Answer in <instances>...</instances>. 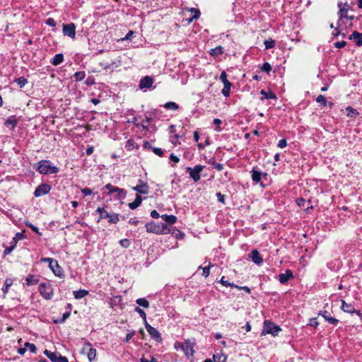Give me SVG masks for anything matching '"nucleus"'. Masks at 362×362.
<instances>
[{"label":"nucleus","mask_w":362,"mask_h":362,"mask_svg":"<svg viewBox=\"0 0 362 362\" xmlns=\"http://www.w3.org/2000/svg\"><path fill=\"white\" fill-rule=\"evenodd\" d=\"M148 233L160 234H168L170 233V229L165 223H156L155 222L147 223L145 226Z\"/></svg>","instance_id":"obj_1"},{"label":"nucleus","mask_w":362,"mask_h":362,"mask_svg":"<svg viewBox=\"0 0 362 362\" xmlns=\"http://www.w3.org/2000/svg\"><path fill=\"white\" fill-rule=\"evenodd\" d=\"M37 170L43 175L56 174L59 172L57 167L52 165L49 160H41L37 163Z\"/></svg>","instance_id":"obj_2"},{"label":"nucleus","mask_w":362,"mask_h":362,"mask_svg":"<svg viewBox=\"0 0 362 362\" xmlns=\"http://www.w3.org/2000/svg\"><path fill=\"white\" fill-rule=\"evenodd\" d=\"M174 346L176 350L181 349L187 357L192 356L194 354V343L189 340L186 341L185 343L175 342Z\"/></svg>","instance_id":"obj_3"},{"label":"nucleus","mask_w":362,"mask_h":362,"mask_svg":"<svg viewBox=\"0 0 362 362\" xmlns=\"http://www.w3.org/2000/svg\"><path fill=\"white\" fill-rule=\"evenodd\" d=\"M38 290L40 295L46 300H51L54 296V289L49 282L40 284Z\"/></svg>","instance_id":"obj_4"},{"label":"nucleus","mask_w":362,"mask_h":362,"mask_svg":"<svg viewBox=\"0 0 362 362\" xmlns=\"http://www.w3.org/2000/svg\"><path fill=\"white\" fill-rule=\"evenodd\" d=\"M281 330V329L279 327V326L269 320H265L264 322L263 329L262 331L261 335L263 336L270 334L273 336H276Z\"/></svg>","instance_id":"obj_5"},{"label":"nucleus","mask_w":362,"mask_h":362,"mask_svg":"<svg viewBox=\"0 0 362 362\" xmlns=\"http://www.w3.org/2000/svg\"><path fill=\"white\" fill-rule=\"evenodd\" d=\"M96 212L100 214L99 220L108 218L109 222L111 223H117L119 221V216L117 214H110L104 208L98 207Z\"/></svg>","instance_id":"obj_6"},{"label":"nucleus","mask_w":362,"mask_h":362,"mask_svg":"<svg viewBox=\"0 0 362 362\" xmlns=\"http://www.w3.org/2000/svg\"><path fill=\"white\" fill-rule=\"evenodd\" d=\"M204 166L197 165H195L194 168L187 167V171L189 174V177L194 181L198 182L201 177L200 173L203 170Z\"/></svg>","instance_id":"obj_7"},{"label":"nucleus","mask_w":362,"mask_h":362,"mask_svg":"<svg viewBox=\"0 0 362 362\" xmlns=\"http://www.w3.org/2000/svg\"><path fill=\"white\" fill-rule=\"evenodd\" d=\"M81 352L83 354L87 352L88 358L90 362H94L95 361L97 355L96 349L92 347L90 342L85 343Z\"/></svg>","instance_id":"obj_8"},{"label":"nucleus","mask_w":362,"mask_h":362,"mask_svg":"<svg viewBox=\"0 0 362 362\" xmlns=\"http://www.w3.org/2000/svg\"><path fill=\"white\" fill-rule=\"evenodd\" d=\"M105 188L109 191V194L117 193V197L119 199H124L126 197V191L124 189L113 186L110 183L105 185Z\"/></svg>","instance_id":"obj_9"},{"label":"nucleus","mask_w":362,"mask_h":362,"mask_svg":"<svg viewBox=\"0 0 362 362\" xmlns=\"http://www.w3.org/2000/svg\"><path fill=\"white\" fill-rule=\"evenodd\" d=\"M63 33L72 39L75 38L76 36V26L74 23H71L69 24H64L63 25Z\"/></svg>","instance_id":"obj_10"},{"label":"nucleus","mask_w":362,"mask_h":362,"mask_svg":"<svg viewBox=\"0 0 362 362\" xmlns=\"http://www.w3.org/2000/svg\"><path fill=\"white\" fill-rule=\"evenodd\" d=\"M51 187L47 184H41L35 190L34 195L36 197H39L47 194L49 192Z\"/></svg>","instance_id":"obj_11"},{"label":"nucleus","mask_w":362,"mask_h":362,"mask_svg":"<svg viewBox=\"0 0 362 362\" xmlns=\"http://www.w3.org/2000/svg\"><path fill=\"white\" fill-rule=\"evenodd\" d=\"M145 327L147 332L149 333L151 337L154 339L156 341H160L162 340L160 334L159 332L152 326H151L147 322L145 323Z\"/></svg>","instance_id":"obj_12"},{"label":"nucleus","mask_w":362,"mask_h":362,"mask_svg":"<svg viewBox=\"0 0 362 362\" xmlns=\"http://www.w3.org/2000/svg\"><path fill=\"white\" fill-rule=\"evenodd\" d=\"M132 189L143 194H147L149 191L147 183L141 180H139V184L136 186L132 187Z\"/></svg>","instance_id":"obj_13"},{"label":"nucleus","mask_w":362,"mask_h":362,"mask_svg":"<svg viewBox=\"0 0 362 362\" xmlns=\"http://www.w3.org/2000/svg\"><path fill=\"white\" fill-rule=\"evenodd\" d=\"M293 278V274L290 269H286L285 273H281L279 275V281L282 284H286L290 279Z\"/></svg>","instance_id":"obj_14"},{"label":"nucleus","mask_w":362,"mask_h":362,"mask_svg":"<svg viewBox=\"0 0 362 362\" xmlns=\"http://www.w3.org/2000/svg\"><path fill=\"white\" fill-rule=\"evenodd\" d=\"M341 309L346 313H356L358 315H361V313L359 310H356L354 307L351 303H346L345 300H341Z\"/></svg>","instance_id":"obj_15"},{"label":"nucleus","mask_w":362,"mask_h":362,"mask_svg":"<svg viewBox=\"0 0 362 362\" xmlns=\"http://www.w3.org/2000/svg\"><path fill=\"white\" fill-rule=\"evenodd\" d=\"M153 78L149 76H146L141 79L139 83V88L141 89L150 88L153 85Z\"/></svg>","instance_id":"obj_16"},{"label":"nucleus","mask_w":362,"mask_h":362,"mask_svg":"<svg viewBox=\"0 0 362 362\" xmlns=\"http://www.w3.org/2000/svg\"><path fill=\"white\" fill-rule=\"evenodd\" d=\"M349 40H354L357 46H362V33L354 31L349 37Z\"/></svg>","instance_id":"obj_17"},{"label":"nucleus","mask_w":362,"mask_h":362,"mask_svg":"<svg viewBox=\"0 0 362 362\" xmlns=\"http://www.w3.org/2000/svg\"><path fill=\"white\" fill-rule=\"evenodd\" d=\"M250 257L252 259V262L256 264L259 265L263 262V259L262 258L259 252L257 250H252Z\"/></svg>","instance_id":"obj_18"},{"label":"nucleus","mask_w":362,"mask_h":362,"mask_svg":"<svg viewBox=\"0 0 362 362\" xmlns=\"http://www.w3.org/2000/svg\"><path fill=\"white\" fill-rule=\"evenodd\" d=\"M18 123V119L16 116H10L5 122V125L11 129H13Z\"/></svg>","instance_id":"obj_19"},{"label":"nucleus","mask_w":362,"mask_h":362,"mask_svg":"<svg viewBox=\"0 0 362 362\" xmlns=\"http://www.w3.org/2000/svg\"><path fill=\"white\" fill-rule=\"evenodd\" d=\"M341 6H342V3L341 2H339L338 3V6L339 7V19H341L343 18H348L349 20H353L354 18V16H349L348 15H346L347 10L345 8H344V7L342 8Z\"/></svg>","instance_id":"obj_20"},{"label":"nucleus","mask_w":362,"mask_h":362,"mask_svg":"<svg viewBox=\"0 0 362 362\" xmlns=\"http://www.w3.org/2000/svg\"><path fill=\"white\" fill-rule=\"evenodd\" d=\"M55 263L56 264H49V267L52 269L56 276H61L62 275V268L59 267L57 260H55Z\"/></svg>","instance_id":"obj_21"},{"label":"nucleus","mask_w":362,"mask_h":362,"mask_svg":"<svg viewBox=\"0 0 362 362\" xmlns=\"http://www.w3.org/2000/svg\"><path fill=\"white\" fill-rule=\"evenodd\" d=\"M39 279L37 276L29 274L25 279V284L27 286L35 285L38 283Z\"/></svg>","instance_id":"obj_22"},{"label":"nucleus","mask_w":362,"mask_h":362,"mask_svg":"<svg viewBox=\"0 0 362 362\" xmlns=\"http://www.w3.org/2000/svg\"><path fill=\"white\" fill-rule=\"evenodd\" d=\"M322 315L331 325H337L339 322L337 319L331 317L327 311H325Z\"/></svg>","instance_id":"obj_23"},{"label":"nucleus","mask_w":362,"mask_h":362,"mask_svg":"<svg viewBox=\"0 0 362 362\" xmlns=\"http://www.w3.org/2000/svg\"><path fill=\"white\" fill-rule=\"evenodd\" d=\"M260 93L262 95V100L264 99H276L275 93L272 91L267 92L264 90H262Z\"/></svg>","instance_id":"obj_24"},{"label":"nucleus","mask_w":362,"mask_h":362,"mask_svg":"<svg viewBox=\"0 0 362 362\" xmlns=\"http://www.w3.org/2000/svg\"><path fill=\"white\" fill-rule=\"evenodd\" d=\"M141 197L139 194H136L135 200L133 202L129 204V207L132 210L135 209L141 204Z\"/></svg>","instance_id":"obj_25"},{"label":"nucleus","mask_w":362,"mask_h":362,"mask_svg":"<svg viewBox=\"0 0 362 362\" xmlns=\"http://www.w3.org/2000/svg\"><path fill=\"white\" fill-rule=\"evenodd\" d=\"M160 217L169 224H173L177 221V217L174 215L163 214Z\"/></svg>","instance_id":"obj_26"},{"label":"nucleus","mask_w":362,"mask_h":362,"mask_svg":"<svg viewBox=\"0 0 362 362\" xmlns=\"http://www.w3.org/2000/svg\"><path fill=\"white\" fill-rule=\"evenodd\" d=\"M251 173L252 180L256 183L259 182L261 180L262 177L261 172L256 170L255 168H253Z\"/></svg>","instance_id":"obj_27"},{"label":"nucleus","mask_w":362,"mask_h":362,"mask_svg":"<svg viewBox=\"0 0 362 362\" xmlns=\"http://www.w3.org/2000/svg\"><path fill=\"white\" fill-rule=\"evenodd\" d=\"M73 294L76 299L82 298L88 294V291L84 289H80L78 291H74Z\"/></svg>","instance_id":"obj_28"},{"label":"nucleus","mask_w":362,"mask_h":362,"mask_svg":"<svg viewBox=\"0 0 362 362\" xmlns=\"http://www.w3.org/2000/svg\"><path fill=\"white\" fill-rule=\"evenodd\" d=\"M63 61H64V56H63V54H57L52 59L51 63L54 66H57V65L60 64L61 63H62Z\"/></svg>","instance_id":"obj_29"},{"label":"nucleus","mask_w":362,"mask_h":362,"mask_svg":"<svg viewBox=\"0 0 362 362\" xmlns=\"http://www.w3.org/2000/svg\"><path fill=\"white\" fill-rule=\"evenodd\" d=\"M214 362H226V356L222 353H218L213 356Z\"/></svg>","instance_id":"obj_30"},{"label":"nucleus","mask_w":362,"mask_h":362,"mask_svg":"<svg viewBox=\"0 0 362 362\" xmlns=\"http://www.w3.org/2000/svg\"><path fill=\"white\" fill-rule=\"evenodd\" d=\"M223 53V48L221 46H218L210 51V54L214 57L221 55Z\"/></svg>","instance_id":"obj_31"},{"label":"nucleus","mask_w":362,"mask_h":362,"mask_svg":"<svg viewBox=\"0 0 362 362\" xmlns=\"http://www.w3.org/2000/svg\"><path fill=\"white\" fill-rule=\"evenodd\" d=\"M44 354L47 356L52 362H56L59 356L56 353L52 352L49 350H45Z\"/></svg>","instance_id":"obj_32"},{"label":"nucleus","mask_w":362,"mask_h":362,"mask_svg":"<svg viewBox=\"0 0 362 362\" xmlns=\"http://www.w3.org/2000/svg\"><path fill=\"white\" fill-rule=\"evenodd\" d=\"M24 238V235L22 233H17L15 236L13 238L12 241L11 242V245H12L13 247H16L17 245V243L22 240Z\"/></svg>","instance_id":"obj_33"},{"label":"nucleus","mask_w":362,"mask_h":362,"mask_svg":"<svg viewBox=\"0 0 362 362\" xmlns=\"http://www.w3.org/2000/svg\"><path fill=\"white\" fill-rule=\"evenodd\" d=\"M12 284H13L12 279H6L5 280L4 285L3 288H2V291H3L4 294L8 293V291L9 288L11 286Z\"/></svg>","instance_id":"obj_34"},{"label":"nucleus","mask_w":362,"mask_h":362,"mask_svg":"<svg viewBox=\"0 0 362 362\" xmlns=\"http://www.w3.org/2000/svg\"><path fill=\"white\" fill-rule=\"evenodd\" d=\"M163 107L165 109L177 110L179 108L178 105H177L175 102H168L164 104Z\"/></svg>","instance_id":"obj_35"},{"label":"nucleus","mask_w":362,"mask_h":362,"mask_svg":"<svg viewBox=\"0 0 362 362\" xmlns=\"http://www.w3.org/2000/svg\"><path fill=\"white\" fill-rule=\"evenodd\" d=\"M73 77L75 79V81H81L85 78L86 73L85 71H78L74 74Z\"/></svg>","instance_id":"obj_36"},{"label":"nucleus","mask_w":362,"mask_h":362,"mask_svg":"<svg viewBox=\"0 0 362 362\" xmlns=\"http://www.w3.org/2000/svg\"><path fill=\"white\" fill-rule=\"evenodd\" d=\"M231 86V83H226V84H223V88L221 92L224 96L228 97L229 95Z\"/></svg>","instance_id":"obj_37"},{"label":"nucleus","mask_w":362,"mask_h":362,"mask_svg":"<svg viewBox=\"0 0 362 362\" xmlns=\"http://www.w3.org/2000/svg\"><path fill=\"white\" fill-rule=\"evenodd\" d=\"M136 302L139 306H142L146 308L149 307V303L146 298H139L136 300Z\"/></svg>","instance_id":"obj_38"},{"label":"nucleus","mask_w":362,"mask_h":362,"mask_svg":"<svg viewBox=\"0 0 362 362\" xmlns=\"http://www.w3.org/2000/svg\"><path fill=\"white\" fill-rule=\"evenodd\" d=\"M220 283L224 286H230L231 288L238 287L237 285L234 284L233 283H229L228 281L225 280V276H222Z\"/></svg>","instance_id":"obj_39"},{"label":"nucleus","mask_w":362,"mask_h":362,"mask_svg":"<svg viewBox=\"0 0 362 362\" xmlns=\"http://www.w3.org/2000/svg\"><path fill=\"white\" fill-rule=\"evenodd\" d=\"M15 82L21 87L23 88L28 83V80L24 77H20L15 80Z\"/></svg>","instance_id":"obj_40"},{"label":"nucleus","mask_w":362,"mask_h":362,"mask_svg":"<svg viewBox=\"0 0 362 362\" xmlns=\"http://www.w3.org/2000/svg\"><path fill=\"white\" fill-rule=\"evenodd\" d=\"M25 349H28L32 353H36L37 348L34 344H31L29 342H25L24 344Z\"/></svg>","instance_id":"obj_41"},{"label":"nucleus","mask_w":362,"mask_h":362,"mask_svg":"<svg viewBox=\"0 0 362 362\" xmlns=\"http://www.w3.org/2000/svg\"><path fill=\"white\" fill-rule=\"evenodd\" d=\"M346 115L348 117H353L354 115L358 114V112L356 111V110L354 109L353 107H351L350 106H348L346 108Z\"/></svg>","instance_id":"obj_42"},{"label":"nucleus","mask_w":362,"mask_h":362,"mask_svg":"<svg viewBox=\"0 0 362 362\" xmlns=\"http://www.w3.org/2000/svg\"><path fill=\"white\" fill-rule=\"evenodd\" d=\"M191 12L194 13V16L192 17V18H190L189 21H192L193 19H197L199 18L200 16V11L195 8H192L190 9Z\"/></svg>","instance_id":"obj_43"},{"label":"nucleus","mask_w":362,"mask_h":362,"mask_svg":"<svg viewBox=\"0 0 362 362\" xmlns=\"http://www.w3.org/2000/svg\"><path fill=\"white\" fill-rule=\"evenodd\" d=\"M135 311L136 313H138L139 314V315L142 317V319L144 320V324L146 323V313L142 310L139 307H136L135 308Z\"/></svg>","instance_id":"obj_44"},{"label":"nucleus","mask_w":362,"mask_h":362,"mask_svg":"<svg viewBox=\"0 0 362 362\" xmlns=\"http://www.w3.org/2000/svg\"><path fill=\"white\" fill-rule=\"evenodd\" d=\"M264 45L266 49H272L275 46V41L272 39H269L264 41Z\"/></svg>","instance_id":"obj_45"},{"label":"nucleus","mask_w":362,"mask_h":362,"mask_svg":"<svg viewBox=\"0 0 362 362\" xmlns=\"http://www.w3.org/2000/svg\"><path fill=\"white\" fill-rule=\"evenodd\" d=\"M316 102L320 103L322 105H326L327 104V100L325 97L322 95H320L317 97Z\"/></svg>","instance_id":"obj_46"},{"label":"nucleus","mask_w":362,"mask_h":362,"mask_svg":"<svg viewBox=\"0 0 362 362\" xmlns=\"http://www.w3.org/2000/svg\"><path fill=\"white\" fill-rule=\"evenodd\" d=\"M261 70L262 71H265V72H267L269 73L271 70H272V66L271 65L269 64V63L268 62H264L262 67H261Z\"/></svg>","instance_id":"obj_47"},{"label":"nucleus","mask_w":362,"mask_h":362,"mask_svg":"<svg viewBox=\"0 0 362 362\" xmlns=\"http://www.w3.org/2000/svg\"><path fill=\"white\" fill-rule=\"evenodd\" d=\"M210 163L213 165L214 168H216L218 171H221L223 169V165L221 163H216L214 159L212 161H210Z\"/></svg>","instance_id":"obj_48"},{"label":"nucleus","mask_w":362,"mask_h":362,"mask_svg":"<svg viewBox=\"0 0 362 362\" xmlns=\"http://www.w3.org/2000/svg\"><path fill=\"white\" fill-rule=\"evenodd\" d=\"M70 316V312H66L63 314V316L62 317V319L59 320H54V322L55 323H63L65 322V320L69 317Z\"/></svg>","instance_id":"obj_49"},{"label":"nucleus","mask_w":362,"mask_h":362,"mask_svg":"<svg viewBox=\"0 0 362 362\" xmlns=\"http://www.w3.org/2000/svg\"><path fill=\"white\" fill-rule=\"evenodd\" d=\"M100 66L103 67L104 69L105 70H108V69H113L114 67V64L115 63L114 62H112V63H103V62H100Z\"/></svg>","instance_id":"obj_50"},{"label":"nucleus","mask_w":362,"mask_h":362,"mask_svg":"<svg viewBox=\"0 0 362 362\" xmlns=\"http://www.w3.org/2000/svg\"><path fill=\"white\" fill-rule=\"evenodd\" d=\"M220 79L221 80V81L223 82V84H226V83H230L228 79H227V74L226 73V71H223L221 73V75H220Z\"/></svg>","instance_id":"obj_51"},{"label":"nucleus","mask_w":362,"mask_h":362,"mask_svg":"<svg viewBox=\"0 0 362 362\" xmlns=\"http://www.w3.org/2000/svg\"><path fill=\"white\" fill-rule=\"evenodd\" d=\"M222 123L221 120L220 119L216 118L214 119V124L216 125V130L219 132L221 131L220 124Z\"/></svg>","instance_id":"obj_52"},{"label":"nucleus","mask_w":362,"mask_h":362,"mask_svg":"<svg viewBox=\"0 0 362 362\" xmlns=\"http://www.w3.org/2000/svg\"><path fill=\"white\" fill-rule=\"evenodd\" d=\"M119 244L124 247H128L129 246V240L128 239L120 240Z\"/></svg>","instance_id":"obj_53"},{"label":"nucleus","mask_w":362,"mask_h":362,"mask_svg":"<svg viewBox=\"0 0 362 362\" xmlns=\"http://www.w3.org/2000/svg\"><path fill=\"white\" fill-rule=\"evenodd\" d=\"M346 45V42L345 41H339V42H337L334 43L335 47L339 48V49L345 47Z\"/></svg>","instance_id":"obj_54"},{"label":"nucleus","mask_w":362,"mask_h":362,"mask_svg":"<svg viewBox=\"0 0 362 362\" xmlns=\"http://www.w3.org/2000/svg\"><path fill=\"white\" fill-rule=\"evenodd\" d=\"M153 151L156 155L158 156H162L163 155V151L160 148H153Z\"/></svg>","instance_id":"obj_55"},{"label":"nucleus","mask_w":362,"mask_h":362,"mask_svg":"<svg viewBox=\"0 0 362 362\" xmlns=\"http://www.w3.org/2000/svg\"><path fill=\"white\" fill-rule=\"evenodd\" d=\"M81 192L86 196L90 195L93 194L92 189L90 188H87V187L82 189Z\"/></svg>","instance_id":"obj_56"},{"label":"nucleus","mask_w":362,"mask_h":362,"mask_svg":"<svg viewBox=\"0 0 362 362\" xmlns=\"http://www.w3.org/2000/svg\"><path fill=\"white\" fill-rule=\"evenodd\" d=\"M41 262H48L49 264H56L55 263V259H52V258H49V257H44V258H42L41 259Z\"/></svg>","instance_id":"obj_57"},{"label":"nucleus","mask_w":362,"mask_h":362,"mask_svg":"<svg viewBox=\"0 0 362 362\" xmlns=\"http://www.w3.org/2000/svg\"><path fill=\"white\" fill-rule=\"evenodd\" d=\"M286 145H287V141H286V139H281V140H279V142H278V145H277V146H278V147H279V148H282L286 147Z\"/></svg>","instance_id":"obj_58"},{"label":"nucleus","mask_w":362,"mask_h":362,"mask_svg":"<svg viewBox=\"0 0 362 362\" xmlns=\"http://www.w3.org/2000/svg\"><path fill=\"white\" fill-rule=\"evenodd\" d=\"M46 24L49 25V26H55L56 25V23H55V21L54 18H48L47 21H46Z\"/></svg>","instance_id":"obj_59"},{"label":"nucleus","mask_w":362,"mask_h":362,"mask_svg":"<svg viewBox=\"0 0 362 362\" xmlns=\"http://www.w3.org/2000/svg\"><path fill=\"white\" fill-rule=\"evenodd\" d=\"M209 268H210V267H205L202 268V270H203L202 275L204 276L205 277H207L209 275V273H210Z\"/></svg>","instance_id":"obj_60"},{"label":"nucleus","mask_w":362,"mask_h":362,"mask_svg":"<svg viewBox=\"0 0 362 362\" xmlns=\"http://www.w3.org/2000/svg\"><path fill=\"white\" fill-rule=\"evenodd\" d=\"M170 160L176 163L180 161V158L177 156L174 155L173 153L170 154Z\"/></svg>","instance_id":"obj_61"},{"label":"nucleus","mask_w":362,"mask_h":362,"mask_svg":"<svg viewBox=\"0 0 362 362\" xmlns=\"http://www.w3.org/2000/svg\"><path fill=\"white\" fill-rule=\"evenodd\" d=\"M141 362H158L154 358L151 357V359H148L145 357H142L140 359Z\"/></svg>","instance_id":"obj_62"},{"label":"nucleus","mask_w":362,"mask_h":362,"mask_svg":"<svg viewBox=\"0 0 362 362\" xmlns=\"http://www.w3.org/2000/svg\"><path fill=\"white\" fill-rule=\"evenodd\" d=\"M216 197L218 198V201L223 203L224 202V195H223L221 192L216 193Z\"/></svg>","instance_id":"obj_63"},{"label":"nucleus","mask_w":362,"mask_h":362,"mask_svg":"<svg viewBox=\"0 0 362 362\" xmlns=\"http://www.w3.org/2000/svg\"><path fill=\"white\" fill-rule=\"evenodd\" d=\"M56 362H69V361L66 357L59 356Z\"/></svg>","instance_id":"obj_64"}]
</instances>
